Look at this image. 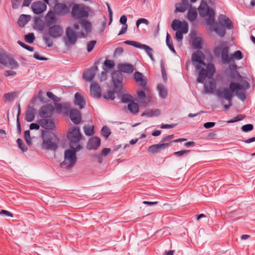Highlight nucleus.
<instances>
[{"label": "nucleus", "mask_w": 255, "mask_h": 255, "mask_svg": "<svg viewBox=\"0 0 255 255\" xmlns=\"http://www.w3.org/2000/svg\"><path fill=\"white\" fill-rule=\"evenodd\" d=\"M81 136L79 127H75L69 129L67 136L70 141L71 149L65 150L64 160L60 164L61 167L66 165L67 169H70L75 164L77 161L76 152L82 149V146L80 144Z\"/></svg>", "instance_id": "1"}, {"label": "nucleus", "mask_w": 255, "mask_h": 255, "mask_svg": "<svg viewBox=\"0 0 255 255\" xmlns=\"http://www.w3.org/2000/svg\"><path fill=\"white\" fill-rule=\"evenodd\" d=\"M243 86L237 82H231L229 84V87L217 90L216 95L218 98L225 99L230 102L233 100L234 93H235L236 94L239 91L243 90Z\"/></svg>", "instance_id": "2"}, {"label": "nucleus", "mask_w": 255, "mask_h": 255, "mask_svg": "<svg viewBox=\"0 0 255 255\" xmlns=\"http://www.w3.org/2000/svg\"><path fill=\"white\" fill-rule=\"evenodd\" d=\"M42 137L43 149L51 150H56L57 149L59 139L55 134L49 131L43 130Z\"/></svg>", "instance_id": "3"}, {"label": "nucleus", "mask_w": 255, "mask_h": 255, "mask_svg": "<svg viewBox=\"0 0 255 255\" xmlns=\"http://www.w3.org/2000/svg\"><path fill=\"white\" fill-rule=\"evenodd\" d=\"M89 7L83 3H72L70 15L75 19H87L89 16Z\"/></svg>", "instance_id": "4"}, {"label": "nucleus", "mask_w": 255, "mask_h": 255, "mask_svg": "<svg viewBox=\"0 0 255 255\" xmlns=\"http://www.w3.org/2000/svg\"><path fill=\"white\" fill-rule=\"evenodd\" d=\"M229 47L228 46H225L223 48L219 46L215 48V53L218 54L221 52V59L224 64L229 63L233 60L235 58L236 60H241L243 58V55L242 52L240 50H237L230 56L228 55L229 51Z\"/></svg>", "instance_id": "5"}, {"label": "nucleus", "mask_w": 255, "mask_h": 255, "mask_svg": "<svg viewBox=\"0 0 255 255\" xmlns=\"http://www.w3.org/2000/svg\"><path fill=\"white\" fill-rule=\"evenodd\" d=\"M199 15L202 17L208 16L207 23L212 25L215 22V12L213 9L210 8L207 2L202 0L198 8Z\"/></svg>", "instance_id": "6"}, {"label": "nucleus", "mask_w": 255, "mask_h": 255, "mask_svg": "<svg viewBox=\"0 0 255 255\" xmlns=\"http://www.w3.org/2000/svg\"><path fill=\"white\" fill-rule=\"evenodd\" d=\"M200 70V71L198 73L197 81L202 84L204 83L207 77L210 78L213 76L215 72V68L213 64H208L207 65L206 69L201 67Z\"/></svg>", "instance_id": "7"}, {"label": "nucleus", "mask_w": 255, "mask_h": 255, "mask_svg": "<svg viewBox=\"0 0 255 255\" xmlns=\"http://www.w3.org/2000/svg\"><path fill=\"white\" fill-rule=\"evenodd\" d=\"M72 4L64 2H57L53 7L55 13L59 16H65L70 14Z\"/></svg>", "instance_id": "8"}, {"label": "nucleus", "mask_w": 255, "mask_h": 255, "mask_svg": "<svg viewBox=\"0 0 255 255\" xmlns=\"http://www.w3.org/2000/svg\"><path fill=\"white\" fill-rule=\"evenodd\" d=\"M48 34L53 38H58L62 36L64 33L62 26L59 24H53L48 26Z\"/></svg>", "instance_id": "9"}, {"label": "nucleus", "mask_w": 255, "mask_h": 255, "mask_svg": "<svg viewBox=\"0 0 255 255\" xmlns=\"http://www.w3.org/2000/svg\"><path fill=\"white\" fill-rule=\"evenodd\" d=\"M204 55L201 51H197L192 54V60L193 62L194 63V62L198 63V64L194 65L197 70L200 69L202 65H205V63L204 62Z\"/></svg>", "instance_id": "10"}, {"label": "nucleus", "mask_w": 255, "mask_h": 255, "mask_svg": "<svg viewBox=\"0 0 255 255\" xmlns=\"http://www.w3.org/2000/svg\"><path fill=\"white\" fill-rule=\"evenodd\" d=\"M54 108L53 106L48 104L41 107L39 110V116L43 119L51 117L54 112Z\"/></svg>", "instance_id": "11"}, {"label": "nucleus", "mask_w": 255, "mask_h": 255, "mask_svg": "<svg viewBox=\"0 0 255 255\" xmlns=\"http://www.w3.org/2000/svg\"><path fill=\"white\" fill-rule=\"evenodd\" d=\"M66 35L67 39H65V42L67 45H68V43L71 45L76 43L77 40V34L70 27H67L66 28Z\"/></svg>", "instance_id": "12"}, {"label": "nucleus", "mask_w": 255, "mask_h": 255, "mask_svg": "<svg viewBox=\"0 0 255 255\" xmlns=\"http://www.w3.org/2000/svg\"><path fill=\"white\" fill-rule=\"evenodd\" d=\"M79 23L81 27L85 30L86 33L82 31L79 33V36L81 38H85L88 33L91 32L92 24L91 23L86 19H81L79 20Z\"/></svg>", "instance_id": "13"}, {"label": "nucleus", "mask_w": 255, "mask_h": 255, "mask_svg": "<svg viewBox=\"0 0 255 255\" xmlns=\"http://www.w3.org/2000/svg\"><path fill=\"white\" fill-rule=\"evenodd\" d=\"M97 70L98 67L96 65V63H95L94 66L83 72V78L87 81H92L95 76V73Z\"/></svg>", "instance_id": "14"}, {"label": "nucleus", "mask_w": 255, "mask_h": 255, "mask_svg": "<svg viewBox=\"0 0 255 255\" xmlns=\"http://www.w3.org/2000/svg\"><path fill=\"white\" fill-rule=\"evenodd\" d=\"M123 77L121 72L119 71H115L112 74V81L115 89H120L122 88V83Z\"/></svg>", "instance_id": "15"}, {"label": "nucleus", "mask_w": 255, "mask_h": 255, "mask_svg": "<svg viewBox=\"0 0 255 255\" xmlns=\"http://www.w3.org/2000/svg\"><path fill=\"white\" fill-rule=\"evenodd\" d=\"M47 8L46 4L42 1L33 2L31 4V9L35 14H40L44 11Z\"/></svg>", "instance_id": "16"}, {"label": "nucleus", "mask_w": 255, "mask_h": 255, "mask_svg": "<svg viewBox=\"0 0 255 255\" xmlns=\"http://www.w3.org/2000/svg\"><path fill=\"white\" fill-rule=\"evenodd\" d=\"M69 117L72 122L75 125L80 124L82 120L81 112L76 109H72L70 111Z\"/></svg>", "instance_id": "17"}, {"label": "nucleus", "mask_w": 255, "mask_h": 255, "mask_svg": "<svg viewBox=\"0 0 255 255\" xmlns=\"http://www.w3.org/2000/svg\"><path fill=\"white\" fill-rule=\"evenodd\" d=\"M90 91L91 96L96 99H99L101 97V87L99 84L95 82H93L91 83Z\"/></svg>", "instance_id": "18"}, {"label": "nucleus", "mask_w": 255, "mask_h": 255, "mask_svg": "<svg viewBox=\"0 0 255 255\" xmlns=\"http://www.w3.org/2000/svg\"><path fill=\"white\" fill-rule=\"evenodd\" d=\"M55 10H49L45 15V19L47 26L55 24L57 22V18Z\"/></svg>", "instance_id": "19"}, {"label": "nucleus", "mask_w": 255, "mask_h": 255, "mask_svg": "<svg viewBox=\"0 0 255 255\" xmlns=\"http://www.w3.org/2000/svg\"><path fill=\"white\" fill-rule=\"evenodd\" d=\"M74 104L78 106L80 109H83L86 106L85 97L81 93L76 92L74 95Z\"/></svg>", "instance_id": "20"}, {"label": "nucleus", "mask_w": 255, "mask_h": 255, "mask_svg": "<svg viewBox=\"0 0 255 255\" xmlns=\"http://www.w3.org/2000/svg\"><path fill=\"white\" fill-rule=\"evenodd\" d=\"M169 146V143H162L150 145L148 148V152L155 154L159 152L161 150L165 149Z\"/></svg>", "instance_id": "21"}, {"label": "nucleus", "mask_w": 255, "mask_h": 255, "mask_svg": "<svg viewBox=\"0 0 255 255\" xmlns=\"http://www.w3.org/2000/svg\"><path fill=\"white\" fill-rule=\"evenodd\" d=\"M218 20L220 25L224 26L228 29H232L234 27L231 20L225 15H220L218 18Z\"/></svg>", "instance_id": "22"}, {"label": "nucleus", "mask_w": 255, "mask_h": 255, "mask_svg": "<svg viewBox=\"0 0 255 255\" xmlns=\"http://www.w3.org/2000/svg\"><path fill=\"white\" fill-rule=\"evenodd\" d=\"M38 123L41 127L46 129L52 130L55 128V123L51 119L46 118L40 119L38 121Z\"/></svg>", "instance_id": "23"}, {"label": "nucleus", "mask_w": 255, "mask_h": 255, "mask_svg": "<svg viewBox=\"0 0 255 255\" xmlns=\"http://www.w3.org/2000/svg\"><path fill=\"white\" fill-rule=\"evenodd\" d=\"M192 5L189 3L188 0H181V1L175 4V12H184Z\"/></svg>", "instance_id": "24"}, {"label": "nucleus", "mask_w": 255, "mask_h": 255, "mask_svg": "<svg viewBox=\"0 0 255 255\" xmlns=\"http://www.w3.org/2000/svg\"><path fill=\"white\" fill-rule=\"evenodd\" d=\"M101 144V139L98 137L91 138L87 143V148L89 150L97 149Z\"/></svg>", "instance_id": "25"}, {"label": "nucleus", "mask_w": 255, "mask_h": 255, "mask_svg": "<svg viewBox=\"0 0 255 255\" xmlns=\"http://www.w3.org/2000/svg\"><path fill=\"white\" fill-rule=\"evenodd\" d=\"M118 68L121 72L127 74H130L133 72L134 67L131 64L126 63L124 64H119Z\"/></svg>", "instance_id": "26"}, {"label": "nucleus", "mask_w": 255, "mask_h": 255, "mask_svg": "<svg viewBox=\"0 0 255 255\" xmlns=\"http://www.w3.org/2000/svg\"><path fill=\"white\" fill-rule=\"evenodd\" d=\"M134 80L136 82L139 83V86L143 88L146 87L147 81L145 77L141 73L136 71L134 73Z\"/></svg>", "instance_id": "27"}, {"label": "nucleus", "mask_w": 255, "mask_h": 255, "mask_svg": "<svg viewBox=\"0 0 255 255\" xmlns=\"http://www.w3.org/2000/svg\"><path fill=\"white\" fill-rule=\"evenodd\" d=\"M204 91L207 94L213 93L216 87V83L214 80H211L204 83Z\"/></svg>", "instance_id": "28"}, {"label": "nucleus", "mask_w": 255, "mask_h": 255, "mask_svg": "<svg viewBox=\"0 0 255 255\" xmlns=\"http://www.w3.org/2000/svg\"><path fill=\"white\" fill-rule=\"evenodd\" d=\"M31 16L27 14H21L18 18L17 23L21 27H24L30 20Z\"/></svg>", "instance_id": "29"}, {"label": "nucleus", "mask_w": 255, "mask_h": 255, "mask_svg": "<svg viewBox=\"0 0 255 255\" xmlns=\"http://www.w3.org/2000/svg\"><path fill=\"white\" fill-rule=\"evenodd\" d=\"M214 25V31L220 37H224L226 34V30L224 26L220 25L217 23H213Z\"/></svg>", "instance_id": "30"}, {"label": "nucleus", "mask_w": 255, "mask_h": 255, "mask_svg": "<svg viewBox=\"0 0 255 255\" xmlns=\"http://www.w3.org/2000/svg\"><path fill=\"white\" fill-rule=\"evenodd\" d=\"M185 24H188L185 21L182 22L179 19H175L172 21L171 28L175 31L180 30L183 28Z\"/></svg>", "instance_id": "31"}, {"label": "nucleus", "mask_w": 255, "mask_h": 255, "mask_svg": "<svg viewBox=\"0 0 255 255\" xmlns=\"http://www.w3.org/2000/svg\"><path fill=\"white\" fill-rule=\"evenodd\" d=\"M34 28L39 31H43L45 26V22L38 17H34Z\"/></svg>", "instance_id": "32"}, {"label": "nucleus", "mask_w": 255, "mask_h": 255, "mask_svg": "<svg viewBox=\"0 0 255 255\" xmlns=\"http://www.w3.org/2000/svg\"><path fill=\"white\" fill-rule=\"evenodd\" d=\"M160 115V111L159 109L146 110L141 114V116H146L147 117H158Z\"/></svg>", "instance_id": "33"}, {"label": "nucleus", "mask_w": 255, "mask_h": 255, "mask_svg": "<svg viewBox=\"0 0 255 255\" xmlns=\"http://www.w3.org/2000/svg\"><path fill=\"white\" fill-rule=\"evenodd\" d=\"M188 24H185L181 30H176L175 33V37L179 41H181L183 39V34H186L188 32Z\"/></svg>", "instance_id": "34"}, {"label": "nucleus", "mask_w": 255, "mask_h": 255, "mask_svg": "<svg viewBox=\"0 0 255 255\" xmlns=\"http://www.w3.org/2000/svg\"><path fill=\"white\" fill-rule=\"evenodd\" d=\"M8 64L9 67L11 69H16L18 68L19 64L18 62L14 59L13 57L9 54L7 60V65Z\"/></svg>", "instance_id": "35"}, {"label": "nucleus", "mask_w": 255, "mask_h": 255, "mask_svg": "<svg viewBox=\"0 0 255 255\" xmlns=\"http://www.w3.org/2000/svg\"><path fill=\"white\" fill-rule=\"evenodd\" d=\"M34 109L32 107H28L25 115V120L27 122H31L34 120Z\"/></svg>", "instance_id": "36"}, {"label": "nucleus", "mask_w": 255, "mask_h": 255, "mask_svg": "<svg viewBox=\"0 0 255 255\" xmlns=\"http://www.w3.org/2000/svg\"><path fill=\"white\" fill-rule=\"evenodd\" d=\"M229 77L232 81L237 82L241 81L242 79V76L240 75L239 72L235 70L230 71Z\"/></svg>", "instance_id": "37"}, {"label": "nucleus", "mask_w": 255, "mask_h": 255, "mask_svg": "<svg viewBox=\"0 0 255 255\" xmlns=\"http://www.w3.org/2000/svg\"><path fill=\"white\" fill-rule=\"evenodd\" d=\"M128 109L131 113L135 115L138 112L139 106L137 103H135L133 100V102L128 104Z\"/></svg>", "instance_id": "38"}, {"label": "nucleus", "mask_w": 255, "mask_h": 255, "mask_svg": "<svg viewBox=\"0 0 255 255\" xmlns=\"http://www.w3.org/2000/svg\"><path fill=\"white\" fill-rule=\"evenodd\" d=\"M124 43L127 45H129L132 46L134 47L139 48V49H143L146 47V45L141 44L138 42L135 41H131V40H126L124 41Z\"/></svg>", "instance_id": "39"}, {"label": "nucleus", "mask_w": 255, "mask_h": 255, "mask_svg": "<svg viewBox=\"0 0 255 255\" xmlns=\"http://www.w3.org/2000/svg\"><path fill=\"white\" fill-rule=\"evenodd\" d=\"M157 88L159 97L162 99H165L167 97V91L164 86L161 84H159L157 85Z\"/></svg>", "instance_id": "40"}, {"label": "nucleus", "mask_w": 255, "mask_h": 255, "mask_svg": "<svg viewBox=\"0 0 255 255\" xmlns=\"http://www.w3.org/2000/svg\"><path fill=\"white\" fill-rule=\"evenodd\" d=\"M187 17L189 21H193L195 20L197 17V12L196 9L192 8V7H190L188 12Z\"/></svg>", "instance_id": "41"}, {"label": "nucleus", "mask_w": 255, "mask_h": 255, "mask_svg": "<svg viewBox=\"0 0 255 255\" xmlns=\"http://www.w3.org/2000/svg\"><path fill=\"white\" fill-rule=\"evenodd\" d=\"M166 43L169 49L171 50V51L174 53H176L175 50L173 45L172 40L171 38L170 34L168 33H167L166 34Z\"/></svg>", "instance_id": "42"}, {"label": "nucleus", "mask_w": 255, "mask_h": 255, "mask_svg": "<svg viewBox=\"0 0 255 255\" xmlns=\"http://www.w3.org/2000/svg\"><path fill=\"white\" fill-rule=\"evenodd\" d=\"M134 100L132 96L128 94H123L122 96L121 101L123 103H130Z\"/></svg>", "instance_id": "43"}, {"label": "nucleus", "mask_w": 255, "mask_h": 255, "mask_svg": "<svg viewBox=\"0 0 255 255\" xmlns=\"http://www.w3.org/2000/svg\"><path fill=\"white\" fill-rule=\"evenodd\" d=\"M111 132L109 128L105 126H104L101 130V134L103 136H104L106 139H107L111 134Z\"/></svg>", "instance_id": "44"}, {"label": "nucleus", "mask_w": 255, "mask_h": 255, "mask_svg": "<svg viewBox=\"0 0 255 255\" xmlns=\"http://www.w3.org/2000/svg\"><path fill=\"white\" fill-rule=\"evenodd\" d=\"M190 152L189 150H181L178 151H176L173 153L174 155L177 157H181L187 155Z\"/></svg>", "instance_id": "45"}, {"label": "nucleus", "mask_w": 255, "mask_h": 255, "mask_svg": "<svg viewBox=\"0 0 255 255\" xmlns=\"http://www.w3.org/2000/svg\"><path fill=\"white\" fill-rule=\"evenodd\" d=\"M202 39L199 37H196L193 40V46L195 49H200L202 47Z\"/></svg>", "instance_id": "46"}, {"label": "nucleus", "mask_w": 255, "mask_h": 255, "mask_svg": "<svg viewBox=\"0 0 255 255\" xmlns=\"http://www.w3.org/2000/svg\"><path fill=\"white\" fill-rule=\"evenodd\" d=\"M25 41L29 43H32L35 40V36L33 33H29L24 36Z\"/></svg>", "instance_id": "47"}, {"label": "nucleus", "mask_w": 255, "mask_h": 255, "mask_svg": "<svg viewBox=\"0 0 255 255\" xmlns=\"http://www.w3.org/2000/svg\"><path fill=\"white\" fill-rule=\"evenodd\" d=\"M9 54L0 53V64L7 66V60Z\"/></svg>", "instance_id": "48"}, {"label": "nucleus", "mask_w": 255, "mask_h": 255, "mask_svg": "<svg viewBox=\"0 0 255 255\" xmlns=\"http://www.w3.org/2000/svg\"><path fill=\"white\" fill-rule=\"evenodd\" d=\"M103 97L106 100H114L115 98V92L113 91H108L106 94L103 95Z\"/></svg>", "instance_id": "49"}, {"label": "nucleus", "mask_w": 255, "mask_h": 255, "mask_svg": "<svg viewBox=\"0 0 255 255\" xmlns=\"http://www.w3.org/2000/svg\"><path fill=\"white\" fill-rule=\"evenodd\" d=\"M18 147L23 151L25 152L27 150V147L24 144L23 140L20 138H18L16 140Z\"/></svg>", "instance_id": "50"}, {"label": "nucleus", "mask_w": 255, "mask_h": 255, "mask_svg": "<svg viewBox=\"0 0 255 255\" xmlns=\"http://www.w3.org/2000/svg\"><path fill=\"white\" fill-rule=\"evenodd\" d=\"M84 131L86 135L90 136L94 132V127L85 126L84 127Z\"/></svg>", "instance_id": "51"}, {"label": "nucleus", "mask_w": 255, "mask_h": 255, "mask_svg": "<svg viewBox=\"0 0 255 255\" xmlns=\"http://www.w3.org/2000/svg\"><path fill=\"white\" fill-rule=\"evenodd\" d=\"M144 50H145V52L148 55V56L150 57V59L152 61H154V58L152 55V49L149 46L146 45V47H145V48H144Z\"/></svg>", "instance_id": "52"}, {"label": "nucleus", "mask_w": 255, "mask_h": 255, "mask_svg": "<svg viewBox=\"0 0 255 255\" xmlns=\"http://www.w3.org/2000/svg\"><path fill=\"white\" fill-rule=\"evenodd\" d=\"M20 114H21V109H20V105L18 104L17 115V118H16V122H17V129L19 132H21V126H20V121H19V117H20Z\"/></svg>", "instance_id": "53"}, {"label": "nucleus", "mask_w": 255, "mask_h": 255, "mask_svg": "<svg viewBox=\"0 0 255 255\" xmlns=\"http://www.w3.org/2000/svg\"><path fill=\"white\" fill-rule=\"evenodd\" d=\"M242 130L244 132H248L252 130L254 128V126L252 124H247L242 127Z\"/></svg>", "instance_id": "54"}, {"label": "nucleus", "mask_w": 255, "mask_h": 255, "mask_svg": "<svg viewBox=\"0 0 255 255\" xmlns=\"http://www.w3.org/2000/svg\"><path fill=\"white\" fill-rule=\"evenodd\" d=\"M236 95L242 101H244L246 98V95L245 91V89L243 88V90L239 91L236 94Z\"/></svg>", "instance_id": "55"}, {"label": "nucleus", "mask_w": 255, "mask_h": 255, "mask_svg": "<svg viewBox=\"0 0 255 255\" xmlns=\"http://www.w3.org/2000/svg\"><path fill=\"white\" fill-rule=\"evenodd\" d=\"M97 41L96 40L91 41L87 45V50L88 52H91L94 48Z\"/></svg>", "instance_id": "56"}, {"label": "nucleus", "mask_w": 255, "mask_h": 255, "mask_svg": "<svg viewBox=\"0 0 255 255\" xmlns=\"http://www.w3.org/2000/svg\"><path fill=\"white\" fill-rule=\"evenodd\" d=\"M11 1L12 7L13 9H17L19 7L22 2V0H11Z\"/></svg>", "instance_id": "57"}, {"label": "nucleus", "mask_w": 255, "mask_h": 255, "mask_svg": "<svg viewBox=\"0 0 255 255\" xmlns=\"http://www.w3.org/2000/svg\"><path fill=\"white\" fill-rule=\"evenodd\" d=\"M43 40L47 47H51L53 46V43L50 38H49V37H44L43 38Z\"/></svg>", "instance_id": "58"}, {"label": "nucleus", "mask_w": 255, "mask_h": 255, "mask_svg": "<svg viewBox=\"0 0 255 255\" xmlns=\"http://www.w3.org/2000/svg\"><path fill=\"white\" fill-rule=\"evenodd\" d=\"M104 66L109 69H112L114 66V63L111 60H106L104 62Z\"/></svg>", "instance_id": "59"}, {"label": "nucleus", "mask_w": 255, "mask_h": 255, "mask_svg": "<svg viewBox=\"0 0 255 255\" xmlns=\"http://www.w3.org/2000/svg\"><path fill=\"white\" fill-rule=\"evenodd\" d=\"M0 215L4 216H8L10 217H13V215L12 213L5 210H1L0 211Z\"/></svg>", "instance_id": "60"}, {"label": "nucleus", "mask_w": 255, "mask_h": 255, "mask_svg": "<svg viewBox=\"0 0 255 255\" xmlns=\"http://www.w3.org/2000/svg\"><path fill=\"white\" fill-rule=\"evenodd\" d=\"M106 5L108 7V12H109V17H110V23H109V24H110L113 20V11H112L111 7L110 5V4L108 2H106Z\"/></svg>", "instance_id": "61"}, {"label": "nucleus", "mask_w": 255, "mask_h": 255, "mask_svg": "<svg viewBox=\"0 0 255 255\" xmlns=\"http://www.w3.org/2000/svg\"><path fill=\"white\" fill-rule=\"evenodd\" d=\"M141 23H144L146 25H147L148 24V21L145 18H140L136 22V26L138 27Z\"/></svg>", "instance_id": "62"}, {"label": "nucleus", "mask_w": 255, "mask_h": 255, "mask_svg": "<svg viewBox=\"0 0 255 255\" xmlns=\"http://www.w3.org/2000/svg\"><path fill=\"white\" fill-rule=\"evenodd\" d=\"M33 57L38 60L40 61H46L48 60V58L41 56L37 52H35L33 55Z\"/></svg>", "instance_id": "63"}, {"label": "nucleus", "mask_w": 255, "mask_h": 255, "mask_svg": "<svg viewBox=\"0 0 255 255\" xmlns=\"http://www.w3.org/2000/svg\"><path fill=\"white\" fill-rule=\"evenodd\" d=\"M243 119V117H242V115H239L236 117H234V118H233L232 120L228 121V122L229 123H235V122L241 121Z\"/></svg>", "instance_id": "64"}]
</instances>
